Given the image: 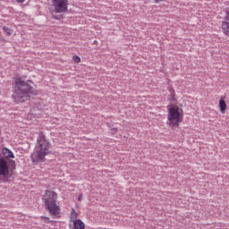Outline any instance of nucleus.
<instances>
[{
  "mask_svg": "<svg viewBox=\"0 0 229 229\" xmlns=\"http://www.w3.org/2000/svg\"><path fill=\"white\" fill-rule=\"evenodd\" d=\"M17 1V3H23V2H25L26 0H16Z\"/></svg>",
  "mask_w": 229,
  "mask_h": 229,
  "instance_id": "19",
  "label": "nucleus"
},
{
  "mask_svg": "<svg viewBox=\"0 0 229 229\" xmlns=\"http://www.w3.org/2000/svg\"><path fill=\"white\" fill-rule=\"evenodd\" d=\"M170 101H176V98L174 97H171Z\"/></svg>",
  "mask_w": 229,
  "mask_h": 229,
  "instance_id": "18",
  "label": "nucleus"
},
{
  "mask_svg": "<svg viewBox=\"0 0 229 229\" xmlns=\"http://www.w3.org/2000/svg\"><path fill=\"white\" fill-rule=\"evenodd\" d=\"M10 164H11L13 169H15V165H16L15 161L14 160H10Z\"/></svg>",
  "mask_w": 229,
  "mask_h": 229,
  "instance_id": "16",
  "label": "nucleus"
},
{
  "mask_svg": "<svg viewBox=\"0 0 229 229\" xmlns=\"http://www.w3.org/2000/svg\"><path fill=\"white\" fill-rule=\"evenodd\" d=\"M58 194L56 191H52L49 190L46 191L45 195L42 197L43 207L49 216H54L58 217L60 216L61 208L58 206Z\"/></svg>",
  "mask_w": 229,
  "mask_h": 229,
  "instance_id": "3",
  "label": "nucleus"
},
{
  "mask_svg": "<svg viewBox=\"0 0 229 229\" xmlns=\"http://www.w3.org/2000/svg\"><path fill=\"white\" fill-rule=\"evenodd\" d=\"M168 91L170 92V98H174V96H176V92L173 88H168Z\"/></svg>",
  "mask_w": 229,
  "mask_h": 229,
  "instance_id": "12",
  "label": "nucleus"
},
{
  "mask_svg": "<svg viewBox=\"0 0 229 229\" xmlns=\"http://www.w3.org/2000/svg\"><path fill=\"white\" fill-rule=\"evenodd\" d=\"M62 17H63L62 14L53 16V18L55 19V21H60V19H62Z\"/></svg>",
  "mask_w": 229,
  "mask_h": 229,
  "instance_id": "14",
  "label": "nucleus"
},
{
  "mask_svg": "<svg viewBox=\"0 0 229 229\" xmlns=\"http://www.w3.org/2000/svg\"><path fill=\"white\" fill-rule=\"evenodd\" d=\"M111 131H112V133L115 134V132L117 131V129L116 128H113V129H111Z\"/></svg>",
  "mask_w": 229,
  "mask_h": 229,
  "instance_id": "17",
  "label": "nucleus"
},
{
  "mask_svg": "<svg viewBox=\"0 0 229 229\" xmlns=\"http://www.w3.org/2000/svg\"><path fill=\"white\" fill-rule=\"evenodd\" d=\"M41 219H44V223H49V217L47 216H41Z\"/></svg>",
  "mask_w": 229,
  "mask_h": 229,
  "instance_id": "15",
  "label": "nucleus"
},
{
  "mask_svg": "<svg viewBox=\"0 0 229 229\" xmlns=\"http://www.w3.org/2000/svg\"><path fill=\"white\" fill-rule=\"evenodd\" d=\"M78 199H79L80 201H81V195H80V196L78 197Z\"/></svg>",
  "mask_w": 229,
  "mask_h": 229,
  "instance_id": "20",
  "label": "nucleus"
},
{
  "mask_svg": "<svg viewBox=\"0 0 229 229\" xmlns=\"http://www.w3.org/2000/svg\"><path fill=\"white\" fill-rule=\"evenodd\" d=\"M72 60L75 62V64H80L81 62V58H80L78 55H73Z\"/></svg>",
  "mask_w": 229,
  "mask_h": 229,
  "instance_id": "13",
  "label": "nucleus"
},
{
  "mask_svg": "<svg viewBox=\"0 0 229 229\" xmlns=\"http://www.w3.org/2000/svg\"><path fill=\"white\" fill-rule=\"evenodd\" d=\"M30 83H33V81L30 80L22 81L21 77L14 80L12 95L14 103L19 105V103H24L30 96H37L36 89Z\"/></svg>",
  "mask_w": 229,
  "mask_h": 229,
  "instance_id": "1",
  "label": "nucleus"
},
{
  "mask_svg": "<svg viewBox=\"0 0 229 229\" xmlns=\"http://www.w3.org/2000/svg\"><path fill=\"white\" fill-rule=\"evenodd\" d=\"M219 108L221 114H225V112H226V102L223 98L219 100Z\"/></svg>",
  "mask_w": 229,
  "mask_h": 229,
  "instance_id": "9",
  "label": "nucleus"
},
{
  "mask_svg": "<svg viewBox=\"0 0 229 229\" xmlns=\"http://www.w3.org/2000/svg\"><path fill=\"white\" fill-rule=\"evenodd\" d=\"M7 158H15L13 152L10 148L4 147L0 149V182L6 183L9 182L8 174H10V165Z\"/></svg>",
  "mask_w": 229,
  "mask_h": 229,
  "instance_id": "4",
  "label": "nucleus"
},
{
  "mask_svg": "<svg viewBox=\"0 0 229 229\" xmlns=\"http://www.w3.org/2000/svg\"><path fill=\"white\" fill-rule=\"evenodd\" d=\"M2 30H3L4 33H6V35H7L8 37H10V35H12V33H13V30H12V29H10V28H8V27H6V26H4V27L2 28Z\"/></svg>",
  "mask_w": 229,
  "mask_h": 229,
  "instance_id": "11",
  "label": "nucleus"
},
{
  "mask_svg": "<svg viewBox=\"0 0 229 229\" xmlns=\"http://www.w3.org/2000/svg\"><path fill=\"white\" fill-rule=\"evenodd\" d=\"M222 32L225 37H229V9L225 11V15L221 24Z\"/></svg>",
  "mask_w": 229,
  "mask_h": 229,
  "instance_id": "7",
  "label": "nucleus"
},
{
  "mask_svg": "<svg viewBox=\"0 0 229 229\" xmlns=\"http://www.w3.org/2000/svg\"><path fill=\"white\" fill-rule=\"evenodd\" d=\"M55 8V13H64L67 12L69 6V0H51Z\"/></svg>",
  "mask_w": 229,
  "mask_h": 229,
  "instance_id": "6",
  "label": "nucleus"
},
{
  "mask_svg": "<svg viewBox=\"0 0 229 229\" xmlns=\"http://www.w3.org/2000/svg\"><path fill=\"white\" fill-rule=\"evenodd\" d=\"M71 219L74 222V221H78V213L76 212V209L72 208L71 211Z\"/></svg>",
  "mask_w": 229,
  "mask_h": 229,
  "instance_id": "10",
  "label": "nucleus"
},
{
  "mask_svg": "<svg viewBox=\"0 0 229 229\" xmlns=\"http://www.w3.org/2000/svg\"><path fill=\"white\" fill-rule=\"evenodd\" d=\"M73 228L75 229H85V223L81 219L73 220Z\"/></svg>",
  "mask_w": 229,
  "mask_h": 229,
  "instance_id": "8",
  "label": "nucleus"
},
{
  "mask_svg": "<svg viewBox=\"0 0 229 229\" xmlns=\"http://www.w3.org/2000/svg\"><path fill=\"white\" fill-rule=\"evenodd\" d=\"M36 153L30 155L32 164L46 162V157L51 155V148H53V145L42 131L38 133Z\"/></svg>",
  "mask_w": 229,
  "mask_h": 229,
  "instance_id": "2",
  "label": "nucleus"
},
{
  "mask_svg": "<svg viewBox=\"0 0 229 229\" xmlns=\"http://www.w3.org/2000/svg\"><path fill=\"white\" fill-rule=\"evenodd\" d=\"M168 124L171 128H176L180 126V122L182 121V116L180 114V107L177 106H172L168 108Z\"/></svg>",
  "mask_w": 229,
  "mask_h": 229,
  "instance_id": "5",
  "label": "nucleus"
}]
</instances>
